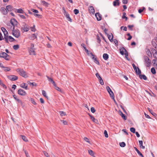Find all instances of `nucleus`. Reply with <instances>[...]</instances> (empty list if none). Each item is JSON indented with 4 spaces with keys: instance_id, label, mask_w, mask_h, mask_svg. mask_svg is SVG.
<instances>
[{
    "instance_id": "nucleus-1",
    "label": "nucleus",
    "mask_w": 157,
    "mask_h": 157,
    "mask_svg": "<svg viewBox=\"0 0 157 157\" xmlns=\"http://www.w3.org/2000/svg\"><path fill=\"white\" fill-rule=\"evenodd\" d=\"M16 71L21 76L25 78H26L28 77L26 72L23 69L17 68L16 70Z\"/></svg>"
},
{
    "instance_id": "nucleus-2",
    "label": "nucleus",
    "mask_w": 157,
    "mask_h": 157,
    "mask_svg": "<svg viewBox=\"0 0 157 157\" xmlns=\"http://www.w3.org/2000/svg\"><path fill=\"white\" fill-rule=\"evenodd\" d=\"M143 59L145 66L147 67H150L151 63V61L149 58L147 56H143Z\"/></svg>"
},
{
    "instance_id": "nucleus-3",
    "label": "nucleus",
    "mask_w": 157,
    "mask_h": 157,
    "mask_svg": "<svg viewBox=\"0 0 157 157\" xmlns=\"http://www.w3.org/2000/svg\"><path fill=\"white\" fill-rule=\"evenodd\" d=\"M13 31L12 34L16 38H18L20 36V32L18 29H14V26L13 27Z\"/></svg>"
},
{
    "instance_id": "nucleus-4",
    "label": "nucleus",
    "mask_w": 157,
    "mask_h": 157,
    "mask_svg": "<svg viewBox=\"0 0 157 157\" xmlns=\"http://www.w3.org/2000/svg\"><path fill=\"white\" fill-rule=\"evenodd\" d=\"M106 89L109 94L110 97L112 98V99H113L114 101L115 102L116 101L114 99V94L108 86L106 87Z\"/></svg>"
},
{
    "instance_id": "nucleus-5",
    "label": "nucleus",
    "mask_w": 157,
    "mask_h": 157,
    "mask_svg": "<svg viewBox=\"0 0 157 157\" xmlns=\"http://www.w3.org/2000/svg\"><path fill=\"white\" fill-rule=\"evenodd\" d=\"M29 26L27 25L25 23H24V24L22 25V26L21 27V31L22 32H28L29 30Z\"/></svg>"
},
{
    "instance_id": "nucleus-6",
    "label": "nucleus",
    "mask_w": 157,
    "mask_h": 157,
    "mask_svg": "<svg viewBox=\"0 0 157 157\" xmlns=\"http://www.w3.org/2000/svg\"><path fill=\"white\" fill-rule=\"evenodd\" d=\"M1 57L4 58L6 60H9L10 59V57L6 53L2 52Z\"/></svg>"
},
{
    "instance_id": "nucleus-7",
    "label": "nucleus",
    "mask_w": 157,
    "mask_h": 157,
    "mask_svg": "<svg viewBox=\"0 0 157 157\" xmlns=\"http://www.w3.org/2000/svg\"><path fill=\"white\" fill-rule=\"evenodd\" d=\"M120 53L122 55L124 54L126 56H128V53L126 49L124 47L120 49Z\"/></svg>"
},
{
    "instance_id": "nucleus-8",
    "label": "nucleus",
    "mask_w": 157,
    "mask_h": 157,
    "mask_svg": "<svg viewBox=\"0 0 157 157\" xmlns=\"http://www.w3.org/2000/svg\"><path fill=\"white\" fill-rule=\"evenodd\" d=\"M8 78L12 81H15L18 79V77L14 75L7 76Z\"/></svg>"
},
{
    "instance_id": "nucleus-9",
    "label": "nucleus",
    "mask_w": 157,
    "mask_h": 157,
    "mask_svg": "<svg viewBox=\"0 0 157 157\" xmlns=\"http://www.w3.org/2000/svg\"><path fill=\"white\" fill-rule=\"evenodd\" d=\"M17 93L21 95L25 96L26 94V92L24 90L20 89L18 90Z\"/></svg>"
},
{
    "instance_id": "nucleus-10",
    "label": "nucleus",
    "mask_w": 157,
    "mask_h": 157,
    "mask_svg": "<svg viewBox=\"0 0 157 157\" xmlns=\"http://www.w3.org/2000/svg\"><path fill=\"white\" fill-rule=\"evenodd\" d=\"M0 11L4 15H6L8 13L6 9L3 7L1 8Z\"/></svg>"
},
{
    "instance_id": "nucleus-11",
    "label": "nucleus",
    "mask_w": 157,
    "mask_h": 157,
    "mask_svg": "<svg viewBox=\"0 0 157 157\" xmlns=\"http://www.w3.org/2000/svg\"><path fill=\"white\" fill-rule=\"evenodd\" d=\"M6 9L9 12L14 11L15 12V8L11 5H8L6 6Z\"/></svg>"
},
{
    "instance_id": "nucleus-12",
    "label": "nucleus",
    "mask_w": 157,
    "mask_h": 157,
    "mask_svg": "<svg viewBox=\"0 0 157 157\" xmlns=\"http://www.w3.org/2000/svg\"><path fill=\"white\" fill-rule=\"evenodd\" d=\"M95 16L97 20L100 21L101 19V15L99 13H97L95 14Z\"/></svg>"
},
{
    "instance_id": "nucleus-13",
    "label": "nucleus",
    "mask_w": 157,
    "mask_h": 157,
    "mask_svg": "<svg viewBox=\"0 0 157 157\" xmlns=\"http://www.w3.org/2000/svg\"><path fill=\"white\" fill-rule=\"evenodd\" d=\"M89 12L90 13L94 14L95 12L94 7L92 6H90L89 8Z\"/></svg>"
},
{
    "instance_id": "nucleus-14",
    "label": "nucleus",
    "mask_w": 157,
    "mask_h": 157,
    "mask_svg": "<svg viewBox=\"0 0 157 157\" xmlns=\"http://www.w3.org/2000/svg\"><path fill=\"white\" fill-rule=\"evenodd\" d=\"M119 113L120 115H121L122 118L124 120H126L127 119V117L121 111H119Z\"/></svg>"
},
{
    "instance_id": "nucleus-15",
    "label": "nucleus",
    "mask_w": 157,
    "mask_h": 157,
    "mask_svg": "<svg viewBox=\"0 0 157 157\" xmlns=\"http://www.w3.org/2000/svg\"><path fill=\"white\" fill-rule=\"evenodd\" d=\"M64 15L66 16L68 21L70 22H72V19L70 17L69 14L67 12H66L64 13Z\"/></svg>"
},
{
    "instance_id": "nucleus-16",
    "label": "nucleus",
    "mask_w": 157,
    "mask_h": 157,
    "mask_svg": "<svg viewBox=\"0 0 157 157\" xmlns=\"http://www.w3.org/2000/svg\"><path fill=\"white\" fill-rule=\"evenodd\" d=\"M29 52L30 55H35L34 48H30L29 50Z\"/></svg>"
},
{
    "instance_id": "nucleus-17",
    "label": "nucleus",
    "mask_w": 157,
    "mask_h": 157,
    "mask_svg": "<svg viewBox=\"0 0 157 157\" xmlns=\"http://www.w3.org/2000/svg\"><path fill=\"white\" fill-rule=\"evenodd\" d=\"M15 12L21 13H25L24 11L21 8H20L18 9H15Z\"/></svg>"
},
{
    "instance_id": "nucleus-18",
    "label": "nucleus",
    "mask_w": 157,
    "mask_h": 157,
    "mask_svg": "<svg viewBox=\"0 0 157 157\" xmlns=\"http://www.w3.org/2000/svg\"><path fill=\"white\" fill-rule=\"evenodd\" d=\"M152 53L153 56L155 59H157V52L156 50L153 49L152 50Z\"/></svg>"
},
{
    "instance_id": "nucleus-19",
    "label": "nucleus",
    "mask_w": 157,
    "mask_h": 157,
    "mask_svg": "<svg viewBox=\"0 0 157 157\" xmlns=\"http://www.w3.org/2000/svg\"><path fill=\"white\" fill-rule=\"evenodd\" d=\"M10 23L13 27L15 25L17 24V21L15 19H11L10 20Z\"/></svg>"
},
{
    "instance_id": "nucleus-20",
    "label": "nucleus",
    "mask_w": 157,
    "mask_h": 157,
    "mask_svg": "<svg viewBox=\"0 0 157 157\" xmlns=\"http://www.w3.org/2000/svg\"><path fill=\"white\" fill-rule=\"evenodd\" d=\"M120 3L119 0H115V1L113 2V5L114 6H119Z\"/></svg>"
},
{
    "instance_id": "nucleus-21",
    "label": "nucleus",
    "mask_w": 157,
    "mask_h": 157,
    "mask_svg": "<svg viewBox=\"0 0 157 157\" xmlns=\"http://www.w3.org/2000/svg\"><path fill=\"white\" fill-rule=\"evenodd\" d=\"M134 148L137 152V153L140 155V156L141 157H144L142 153L136 147H134Z\"/></svg>"
},
{
    "instance_id": "nucleus-22",
    "label": "nucleus",
    "mask_w": 157,
    "mask_h": 157,
    "mask_svg": "<svg viewBox=\"0 0 157 157\" xmlns=\"http://www.w3.org/2000/svg\"><path fill=\"white\" fill-rule=\"evenodd\" d=\"M41 3L43 6L46 7H48L49 5V3L44 1H41Z\"/></svg>"
},
{
    "instance_id": "nucleus-23",
    "label": "nucleus",
    "mask_w": 157,
    "mask_h": 157,
    "mask_svg": "<svg viewBox=\"0 0 157 157\" xmlns=\"http://www.w3.org/2000/svg\"><path fill=\"white\" fill-rule=\"evenodd\" d=\"M46 77L48 79L49 81L51 82L52 83V84H53V85L54 86L55 85V84H56L55 82L53 81L52 78H50V77H48V76H46Z\"/></svg>"
},
{
    "instance_id": "nucleus-24",
    "label": "nucleus",
    "mask_w": 157,
    "mask_h": 157,
    "mask_svg": "<svg viewBox=\"0 0 157 157\" xmlns=\"http://www.w3.org/2000/svg\"><path fill=\"white\" fill-rule=\"evenodd\" d=\"M25 85H26V84L25 83H22L21 84L20 86L21 87L23 88L25 90H27L28 89L27 86L26 85L25 86Z\"/></svg>"
},
{
    "instance_id": "nucleus-25",
    "label": "nucleus",
    "mask_w": 157,
    "mask_h": 157,
    "mask_svg": "<svg viewBox=\"0 0 157 157\" xmlns=\"http://www.w3.org/2000/svg\"><path fill=\"white\" fill-rule=\"evenodd\" d=\"M103 57L104 59L106 60L109 58V55L107 54L104 53L103 55Z\"/></svg>"
},
{
    "instance_id": "nucleus-26",
    "label": "nucleus",
    "mask_w": 157,
    "mask_h": 157,
    "mask_svg": "<svg viewBox=\"0 0 157 157\" xmlns=\"http://www.w3.org/2000/svg\"><path fill=\"white\" fill-rule=\"evenodd\" d=\"M13 97L16 100H17V102L20 103H22V101L20 100L19 99L17 98V96L15 95H13Z\"/></svg>"
},
{
    "instance_id": "nucleus-27",
    "label": "nucleus",
    "mask_w": 157,
    "mask_h": 157,
    "mask_svg": "<svg viewBox=\"0 0 157 157\" xmlns=\"http://www.w3.org/2000/svg\"><path fill=\"white\" fill-rule=\"evenodd\" d=\"M139 143L140 147L142 149H144L145 147L144 146H143L142 141L139 140Z\"/></svg>"
},
{
    "instance_id": "nucleus-28",
    "label": "nucleus",
    "mask_w": 157,
    "mask_h": 157,
    "mask_svg": "<svg viewBox=\"0 0 157 157\" xmlns=\"http://www.w3.org/2000/svg\"><path fill=\"white\" fill-rule=\"evenodd\" d=\"M111 34L112 35V36L108 34V37L109 40L111 42H112L113 41V36L112 33H111Z\"/></svg>"
},
{
    "instance_id": "nucleus-29",
    "label": "nucleus",
    "mask_w": 157,
    "mask_h": 157,
    "mask_svg": "<svg viewBox=\"0 0 157 157\" xmlns=\"http://www.w3.org/2000/svg\"><path fill=\"white\" fill-rule=\"evenodd\" d=\"M89 153L93 157H95V156L94 155V152L93 151L91 150H88Z\"/></svg>"
},
{
    "instance_id": "nucleus-30",
    "label": "nucleus",
    "mask_w": 157,
    "mask_h": 157,
    "mask_svg": "<svg viewBox=\"0 0 157 157\" xmlns=\"http://www.w3.org/2000/svg\"><path fill=\"white\" fill-rule=\"evenodd\" d=\"M20 136L21 137L22 139L25 142H27L28 141V139L25 136L22 135H21Z\"/></svg>"
},
{
    "instance_id": "nucleus-31",
    "label": "nucleus",
    "mask_w": 157,
    "mask_h": 157,
    "mask_svg": "<svg viewBox=\"0 0 157 157\" xmlns=\"http://www.w3.org/2000/svg\"><path fill=\"white\" fill-rule=\"evenodd\" d=\"M19 48V46L18 44L14 45L13 46V48L15 50H17Z\"/></svg>"
},
{
    "instance_id": "nucleus-32",
    "label": "nucleus",
    "mask_w": 157,
    "mask_h": 157,
    "mask_svg": "<svg viewBox=\"0 0 157 157\" xmlns=\"http://www.w3.org/2000/svg\"><path fill=\"white\" fill-rule=\"evenodd\" d=\"M141 79L143 78L144 80H146L147 79V77L144 75H141V76L139 77Z\"/></svg>"
},
{
    "instance_id": "nucleus-33",
    "label": "nucleus",
    "mask_w": 157,
    "mask_h": 157,
    "mask_svg": "<svg viewBox=\"0 0 157 157\" xmlns=\"http://www.w3.org/2000/svg\"><path fill=\"white\" fill-rule=\"evenodd\" d=\"M0 85L2 86L3 88L6 89V86L3 83L1 80L0 79Z\"/></svg>"
},
{
    "instance_id": "nucleus-34",
    "label": "nucleus",
    "mask_w": 157,
    "mask_h": 157,
    "mask_svg": "<svg viewBox=\"0 0 157 157\" xmlns=\"http://www.w3.org/2000/svg\"><path fill=\"white\" fill-rule=\"evenodd\" d=\"M90 119L92 120L95 123H97L98 121L93 116H91L90 118Z\"/></svg>"
},
{
    "instance_id": "nucleus-35",
    "label": "nucleus",
    "mask_w": 157,
    "mask_h": 157,
    "mask_svg": "<svg viewBox=\"0 0 157 157\" xmlns=\"http://www.w3.org/2000/svg\"><path fill=\"white\" fill-rule=\"evenodd\" d=\"M151 72L153 74H155L156 73V71L155 68L154 67H152L151 69Z\"/></svg>"
},
{
    "instance_id": "nucleus-36",
    "label": "nucleus",
    "mask_w": 157,
    "mask_h": 157,
    "mask_svg": "<svg viewBox=\"0 0 157 157\" xmlns=\"http://www.w3.org/2000/svg\"><path fill=\"white\" fill-rule=\"evenodd\" d=\"M8 38L9 39V41L11 42H13L15 40L11 36H8Z\"/></svg>"
},
{
    "instance_id": "nucleus-37",
    "label": "nucleus",
    "mask_w": 157,
    "mask_h": 157,
    "mask_svg": "<svg viewBox=\"0 0 157 157\" xmlns=\"http://www.w3.org/2000/svg\"><path fill=\"white\" fill-rule=\"evenodd\" d=\"M28 83L30 85H32L33 86H36L37 85L36 83H35L34 82L31 83L30 81H28Z\"/></svg>"
},
{
    "instance_id": "nucleus-38",
    "label": "nucleus",
    "mask_w": 157,
    "mask_h": 157,
    "mask_svg": "<svg viewBox=\"0 0 157 157\" xmlns=\"http://www.w3.org/2000/svg\"><path fill=\"white\" fill-rule=\"evenodd\" d=\"M3 68H4V71H9L11 69L10 67H3Z\"/></svg>"
},
{
    "instance_id": "nucleus-39",
    "label": "nucleus",
    "mask_w": 157,
    "mask_h": 157,
    "mask_svg": "<svg viewBox=\"0 0 157 157\" xmlns=\"http://www.w3.org/2000/svg\"><path fill=\"white\" fill-rule=\"evenodd\" d=\"M54 86L55 87V89L56 90H58V91H59L62 92V90H61V89L59 87H58V86H57L56 84H55V86Z\"/></svg>"
},
{
    "instance_id": "nucleus-40",
    "label": "nucleus",
    "mask_w": 157,
    "mask_h": 157,
    "mask_svg": "<svg viewBox=\"0 0 157 157\" xmlns=\"http://www.w3.org/2000/svg\"><path fill=\"white\" fill-rule=\"evenodd\" d=\"M132 67L134 68V70L136 72V73H137V70L136 67L134 63H133L132 64Z\"/></svg>"
},
{
    "instance_id": "nucleus-41",
    "label": "nucleus",
    "mask_w": 157,
    "mask_h": 157,
    "mask_svg": "<svg viewBox=\"0 0 157 157\" xmlns=\"http://www.w3.org/2000/svg\"><path fill=\"white\" fill-rule=\"evenodd\" d=\"M123 16L122 17V18L123 19L125 18V21H126L128 19V17H126V16H125V15H126L125 13L124 12L123 13Z\"/></svg>"
},
{
    "instance_id": "nucleus-42",
    "label": "nucleus",
    "mask_w": 157,
    "mask_h": 157,
    "mask_svg": "<svg viewBox=\"0 0 157 157\" xmlns=\"http://www.w3.org/2000/svg\"><path fill=\"white\" fill-rule=\"evenodd\" d=\"M99 79V82L100 84L102 85L104 84V82L103 80L101 78H100Z\"/></svg>"
},
{
    "instance_id": "nucleus-43",
    "label": "nucleus",
    "mask_w": 157,
    "mask_h": 157,
    "mask_svg": "<svg viewBox=\"0 0 157 157\" xmlns=\"http://www.w3.org/2000/svg\"><path fill=\"white\" fill-rule=\"evenodd\" d=\"M130 130L131 132L133 133H135L136 129L135 128L132 127L130 128Z\"/></svg>"
},
{
    "instance_id": "nucleus-44",
    "label": "nucleus",
    "mask_w": 157,
    "mask_h": 157,
    "mask_svg": "<svg viewBox=\"0 0 157 157\" xmlns=\"http://www.w3.org/2000/svg\"><path fill=\"white\" fill-rule=\"evenodd\" d=\"M120 146L122 147H124L125 146V144L124 142H122L120 143Z\"/></svg>"
},
{
    "instance_id": "nucleus-45",
    "label": "nucleus",
    "mask_w": 157,
    "mask_h": 157,
    "mask_svg": "<svg viewBox=\"0 0 157 157\" xmlns=\"http://www.w3.org/2000/svg\"><path fill=\"white\" fill-rule=\"evenodd\" d=\"M127 35L128 36V37L127 39L128 40H130L132 38V36L130 35L129 33H128L127 34Z\"/></svg>"
},
{
    "instance_id": "nucleus-46",
    "label": "nucleus",
    "mask_w": 157,
    "mask_h": 157,
    "mask_svg": "<svg viewBox=\"0 0 157 157\" xmlns=\"http://www.w3.org/2000/svg\"><path fill=\"white\" fill-rule=\"evenodd\" d=\"M59 113L60 115L63 116H65L66 115V113L65 112H63V111H60L59 112Z\"/></svg>"
},
{
    "instance_id": "nucleus-47",
    "label": "nucleus",
    "mask_w": 157,
    "mask_h": 157,
    "mask_svg": "<svg viewBox=\"0 0 157 157\" xmlns=\"http://www.w3.org/2000/svg\"><path fill=\"white\" fill-rule=\"evenodd\" d=\"M33 15L36 17L39 18H41V15L39 14H36V13H33Z\"/></svg>"
},
{
    "instance_id": "nucleus-48",
    "label": "nucleus",
    "mask_w": 157,
    "mask_h": 157,
    "mask_svg": "<svg viewBox=\"0 0 157 157\" xmlns=\"http://www.w3.org/2000/svg\"><path fill=\"white\" fill-rule=\"evenodd\" d=\"M43 153L44 155L46 156V157H48L49 156H50V155H49L48 154L47 152H46V151H43Z\"/></svg>"
},
{
    "instance_id": "nucleus-49",
    "label": "nucleus",
    "mask_w": 157,
    "mask_h": 157,
    "mask_svg": "<svg viewBox=\"0 0 157 157\" xmlns=\"http://www.w3.org/2000/svg\"><path fill=\"white\" fill-rule=\"evenodd\" d=\"M74 13L75 15H77L79 12V10L77 9H75L74 10Z\"/></svg>"
},
{
    "instance_id": "nucleus-50",
    "label": "nucleus",
    "mask_w": 157,
    "mask_h": 157,
    "mask_svg": "<svg viewBox=\"0 0 157 157\" xmlns=\"http://www.w3.org/2000/svg\"><path fill=\"white\" fill-rule=\"evenodd\" d=\"M42 94L46 98H47V96L46 95V92L44 90H42Z\"/></svg>"
},
{
    "instance_id": "nucleus-51",
    "label": "nucleus",
    "mask_w": 157,
    "mask_h": 157,
    "mask_svg": "<svg viewBox=\"0 0 157 157\" xmlns=\"http://www.w3.org/2000/svg\"><path fill=\"white\" fill-rule=\"evenodd\" d=\"M113 42L115 44L116 46H117L118 45V41L117 39H115L113 40Z\"/></svg>"
},
{
    "instance_id": "nucleus-52",
    "label": "nucleus",
    "mask_w": 157,
    "mask_h": 157,
    "mask_svg": "<svg viewBox=\"0 0 157 157\" xmlns=\"http://www.w3.org/2000/svg\"><path fill=\"white\" fill-rule=\"evenodd\" d=\"M3 33L4 34V37H8L9 36H8V33L7 31L5 32H4Z\"/></svg>"
},
{
    "instance_id": "nucleus-53",
    "label": "nucleus",
    "mask_w": 157,
    "mask_h": 157,
    "mask_svg": "<svg viewBox=\"0 0 157 157\" xmlns=\"http://www.w3.org/2000/svg\"><path fill=\"white\" fill-rule=\"evenodd\" d=\"M134 27V25H128V28H129L130 30H133V29H132V28Z\"/></svg>"
},
{
    "instance_id": "nucleus-54",
    "label": "nucleus",
    "mask_w": 157,
    "mask_h": 157,
    "mask_svg": "<svg viewBox=\"0 0 157 157\" xmlns=\"http://www.w3.org/2000/svg\"><path fill=\"white\" fill-rule=\"evenodd\" d=\"M104 134H105V136L107 138L108 137V135L107 133V132L106 130H105L104 132Z\"/></svg>"
},
{
    "instance_id": "nucleus-55",
    "label": "nucleus",
    "mask_w": 157,
    "mask_h": 157,
    "mask_svg": "<svg viewBox=\"0 0 157 157\" xmlns=\"http://www.w3.org/2000/svg\"><path fill=\"white\" fill-rule=\"evenodd\" d=\"M32 38L33 40H34L36 38V36L35 34H32Z\"/></svg>"
},
{
    "instance_id": "nucleus-56",
    "label": "nucleus",
    "mask_w": 157,
    "mask_h": 157,
    "mask_svg": "<svg viewBox=\"0 0 157 157\" xmlns=\"http://www.w3.org/2000/svg\"><path fill=\"white\" fill-rule=\"evenodd\" d=\"M97 42L99 43H100L101 41V40L100 39V37L99 36H97Z\"/></svg>"
},
{
    "instance_id": "nucleus-57",
    "label": "nucleus",
    "mask_w": 157,
    "mask_h": 157,
    "mask_svg": "<svg viewBox=\"0 0 157 157\" xmlns=\"http://www.w3.org/2000/svg\"><path fill=\"white\" fill-rule=\"evenodd\" d=\"M137 68H138V74L140 77V76H141V70L138 67H137Z\"/></svg>"
},
{
    "instance_id": "nucleus-58",
    "label": "nucleus",
    "mask_w": 157,
    "mask_h": 157,
    "mask_svg": "<svg viewBox=\"0 0 157 157\" xmlns=\"http://www.w3.org/2000/svg\"><path fill=\"white\" fill-rule=\"evenodd\" d=\"M31 102L34 105H36V102H35L34 99H33V98H31Z\"/></svg>"
},
{
    "instance_id": "nucleus-59",
    "label": "nucleus",
    "mask_w": 157,
    "mask_h": 157,
    "mask_svg": "<svg viewBox=\"0 0 157 157\" xmlns=\"http://www.w3.org/2000/svg\"><path fill=\"white\" fill-rule=\"evenodd\" d=\"M90 110L92 113H94L96 111L94 108L93 107H92L91 108Z\"/></svg>"
},
{
    "instance_id": "nucleus-60",
    "label": "nucleus",
    "mask_w": 157,
    "mask_h": 157,
    "mask_svg": "<svg viewBox=\"0 0 157 157\" xmlns=\"http://www.w3.org/2000/svg\"><path fill=\"white\" fill-rule=\"evenodd\" d=\"M145 9V8L144 7H143V9H139V10H138V12L139 13H141Z\"/></svg>"
},
{
    "instance_id": "nucleus-61",
    "label": "nucleus",
    "mask_w": 157,
    "mask_h": 157,
    "mask_svg": "<svg viewBox=\"0 0 157 157\" xmlns=\"http://www.w3.org/2000/svg\"><path fill=\"white\" fill-rule=\"evenodd\" d=\"M128 0H122V2L124 4H127L128 2Z\"/></svg>"
},
{
    "instance_id": "nucleus-62",
    "label": "nucleus",
    "mask_w": 157,
    "mask_h": 157,
    "mask_svg": "<svg viewBox=\"0 0 157 157\" xmlns=\"http://www.w3.org/2000/svg\"><path fill=\"white\" fill-rule=\"evenodd\" d=\"M31 10L33 11V12L35 13H38L39 12L38 10L33 9H32Z\"/></svg>"
},
{
    "instance_id": "nucleus-63",
    "label": "nucleus",
    "mask_w": 157,
    "mask_h": 157,
    "mask_svg": "<svg viewBox=\"0 0 157 157\" xmlns=\"http://www.w3.org/2000/svg\"><path fill=\"white\" fill-rule=\"evenodd\" d=\"M8 37H4V39L6 42L7 43H9V41L8 40Z\"/></svg>"
},
{
    "instance_id": "nucleus-64",
    "label": "nucleus",
    "mask_w": 157,
    "mask_h": 157,
    "mask_svg": "<svg viewBox=\"0 0 157 157\" xmlns=\"http://www.w3.org/2000/svg\"><path fill=\"white\" fill-rule=\"evenodd\" d=\"M24 151L25 153L26 156L27 157H29V155L28 153L26 151V150H24Z\"/></svg>"
}]
</instances>
